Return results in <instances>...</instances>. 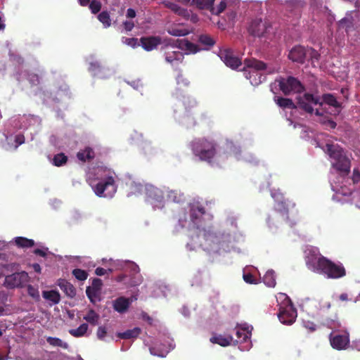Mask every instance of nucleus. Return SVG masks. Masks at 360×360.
Segmentation results:
<instances>
[{
    "label": "nucleus",
    "mask_w": 360,
    "mask_h": 360,
    "mask_svg": "<svg viewBox=\"0 0 360 360\" xmlns=\"http://www.w3.org/2000/svg\"><path fill=\"white\" fill-rule=\"evenodd\" d=\"M326 149L329 156L334 160L333 167L341 176H347L350 172L351 161L344 150L338 146L329 143L326 144Z\"/></svg>",
    "instance_id": "f257e3e1"
},
{
    "label": "nucleus",
    "mask_w": 360,
    "mask_h": 360,
    "mask_svg": "<svg viewBox=\"0 0 360 360\" xmlns=\"http://www.w3.org/2000/svg\"><path fill=\"white\" fill-rule=\"evenodd\" d=\"M193 154L200 160L210 162L217 153V143L205 138L195 139L191 143Z\"/></svg>",
    "instance_id": "f03ea898"
},
{
    "label": "nucleus",
    "mask_w": 360,
    "mask_h": 360,
    "mask_svg": "<svg viewBox=\"0 0 360 360\" xmlns=\"http://www.w3.org/2000/svg\"><path fill=\"white\" fill-rule=\"evenodd\" d=\"M316 268L328 278L338 279L346 276V269L342 263H335L323 256L318 258Z\"/></svg>",
    "instance_id": "7ed1b4c3"
},
{
    "label": "nucleus",
    "mask_w": 360,
    "mask_h": 360,
    "mask_svg": "<svg viewBox=\"0 0 360 360\" xmlns=\"http://www.w3.org/2000/svg\"><path fill=\"white\" fill-rule=\"evenodd\" d=\"M267 65L263 61L256 58H246L244 60L243 71L245 77L250 80L252 85H258L262 82L261 71L265 70Z\"/></svg>",
    "instance_id": "20e7f679"
},
{
    "label": "nucleus",
    "mask_w": 360,
    "mask_h": 360,
    "mask_svg": "<svg viewBox=\"0 0 360 360\" xmlns=\"http://www.w3.org/2000/svg\"><path fill=\"white\" fill-rule=\"evenodd\" d=\"M279 298H283V304L279 307L278 319L283 324L291 325L297 318V310L290 299L285 294H281Z\"/></svg>",
    "instance_id": "39448f33"
},
{
    "label": "nucleus",
    "mask_w": 360,
    "mask_h": 360,
    "mask_svg": "<svg viewBox=\"0 0 360 360\" xmlns=\"http://www.w3.org/2000/svg\"><path fill=\"white\" fill-rule=\"evenodd\" d=\"M281 91L288 96L291 93L300 94L304 91V85L297 78L290 76L287 78L281 77L277 80Z\"/></svg>",
    "instance_id": "423d86ee"
},
{
    "label": "nucleus",
    "mask_w": 360,
    "mask_h": 360,
    "mask_svg": "<svg viewBox=\"0 0 360 360\" xmlns=\"http://www.w3.org/2000/svg\"><path fill=\"white\" fill-rule=\"evenodd\" d=\"M297 108H299L307 113L312 114L314 112V108L312 105H322L323 103L320 102V98L318 96H314L313 94L309 93H305L302 96H297Z\"/></svg>",
    "instance_id": "0eeeda50"
},
{
    "label": "nucleus",
    "mask_w": 360,
    "mask_h": 360,
    "mask_svg": "<svg viewBox=\"0 0 360 360\" xmlns=\"http://www.w3.org/2000/svg\"><path fill=\"white\" fill-rule=\"evenodd\" d=\"M96 195L99 197L112 196L116 192V186L112 176L106 177L98 182L94 188Z\"/></svg>",
    "instance_id": "6e6552de"
},
{
    "label": "nucleus",
    "mask_w": 360,
    "mask_h": 360,
    "mask_svg": "<svg viewBox=\"0 0 360 360\" xmlns=\"http://www.w3.org/2000/svg\"><path fill=\"white\" fill-rule=\"evenodd\" d=\"M219 57L227 67L231 69H236L242 65L241 60L236 56L230 48H221L218 53Z\"/></svg>",
    "instance_id": "1a4fd4ad"
},
{
    "label": "nucleus",
    "mask_w": 360,
    "mask_h": 360,
    "mask_svg": "<svg viewBox=\"0 0 360 360\" xmlns=\"http://www.w3.org/2000/svg\"><path fill=\"white\" fill-rule=\"evenodd\" d=\"M29 280L28 274L25 271L14 273L6 276L5 278L4 285L8 288H15L22 287Z\"/></svg>",
    "instance_id": "9d476101"
},
{
    "label": "nucleus",
    "mask_w": 360,
    "mask_h": 360,
    "mask_svg": "<svg viewBox=\"0 0 360 360\" xmlns=\"http://www.w3.org/2000/svg\"><path fill=\"white\" fill-rule=\"evenodd\" d=\"M269 25L266 21H262V19L253 20L248 28L249 33L257 37H262L268 30Z\"/></svg>",
    "instance_id": "9b49d317"
},
{
    "label": "nucleus",
    "mask_w": 360,
    "mask_h": 360,
    "mask_svg": "<svg viewBox=\"0 0 360 360\" xmlns=\"http://www.w3.org/2000/svg\"><path fill=\"white\" fill-rule=\"evenodd\" d=\"M330 342L333 348L338 350L345 349L349 343L348 334L330 335Z\"/></svg>",
    "instance_id": "f8f14e48"
},
{
    "label": "nucleus",
    "mask_w": 360,
    "mask_h": 360,
    "mask_svg": "<svg viewBox=\"0 0 360 360\" xmlns=\"http://www.w3.org/2000/svg\"><path fill=\"white\" fill-rule=\"evenodd\" d=\"M288 58L293 62L303 64L307 58V48L302 46L293 47L289 53Z\"/></svg>",
    "instance_id": "ddd939ff"
},
{
    "label": "nucleus",
    "mask_w": 360,
    "mask_h": 360,
    "mask_svg": "<svg viewBox=\"0 0 360 360\" xmlns=\"http://www.w3.org/2000/svg\"><path fill=\"white\" fill-rule=\"evenodd\" d=\"M140 43L144 50L150 51L161 44L162 39L159 36L143 37L140 39Z\"/></svg>",
    "instance_id": "4468645a"
},
{
    "label": "nucleus",
    "mask_w": 360,
    "mask_h": 360,
    "mask_svg": "<svg viewBox=\"0 0 360 360\" xmlns=\"http://www.w3.org/2000/svg\"><path fill=\"white\" fill-rule=\"evenodd\" d=\"M271 197L277 202L276 210L278 211L285 219H288V208L283 194L280 192H271Z\"/></svg>",
    "instance_id": "2eb2a0df"
},
{
    "label": "nucleus",
    "mask_w": 360,
    "mask_h": 360,
    "mask_svg": "<svg viewBox=\"0 0 360 360\" xmlns=\"http://www.w3.org/2000/svg\"><path fill=\"white\" fill-rule=\"evenodd\" d=\"M184 58V53L180 51H173L167 52L165 60L174 67H177L183 62Z\"/></svg>",
    "instance_id": "dca6fc26"
},
{
    "label": "nucleus",
    "mask_w": 360,
    "mask_h": 360,
    "mask_svg": "<svg viewBox=\"0 0 360 360\" xmlns=\"http://www.w3.org/2000/svg\"><path fill=\"white\" fill-rule=\"evenodd\" d=\"M58 285L68 297L72 298L76 295L75 288L73 286L72 283L68 282L67 280L63 278L58 279Z\"/></svg>",
    "instance_id": "f3484780"
},
{
    "label": "nucleus",
    "mask_w": 360,
    "mask_h": 360,
    "mask_svg": "<svg viewBox=\"0 0 360 360\" xmlns=\"http://www.w3.org/2000/svg\"><path fill=\"white\" fill-rule=\"evenodd\" d=\"M131 302L129 298L120 297L113 302V309L119 313H124L130 306Z\"/></svg>",
    "instance_id": "a211bd4d"
},
{
    "label": "nucleus",
    "mask_w": 360,
    "mask_h": 360,
    "mask_svg": "<svg viewBox=\"0 0 360 360\" xmlns=\"http://www.w3.org/2000/svg\"><path fill=\"white\" fill-rule=\"evenodd\" d=\"M205 214V209L200 205H193L190 209V217L193 223L196 224L198 221Z\"/></svg>",
    "instance_id": "6ab92c4d"
},
{
    "label": "nucleus",
    "mask_w": 360,
    "mask_h": 360,
    "mask_svg": "<svg viewBox=\"0 0 360 360\" xmlns=\"http://www.w3.org/2000/svg\"><path fill=\"white\" fill-rule=\"evenodd\" d=\"M77 158L83 162L91 161L95 158V153L91 148L86 147L77 153Z\"/></svg>",
    "instance_id": "aec40b11"
},
{
    "label": "nucleus",
    "mask_w": 360,
    "mask_h": 360,
    "mask_svg": "<svg viewBox=\"0 0 360 360\" xmlns=\"http://www.w3.org/2000/svg\"><path fill=\"white\" fill-rule=\"evenodd\" d=\"M274 100L276 103L281 108L297 109L296 104L292 101L291 98L274 96Z\"/></svg>",
    "instance_id": "412c9836"
},
{
    "label": "nucleus",
    "mask_w": 360,
    "mask_h": 360,
    "mask_svg": "<svg viewBox=\"0 0 360 360\" xmlns=\"http://www.w3.org/2000/svg\"><path fill=\"white\" fill-rule=\"evenodd\" d=\"M215 0H192L191 6L199 10H205L210 12Z\"/></svg>",
    "instance_id": "4be33fe9"
},
{
    "label": "nucleus",
    "mask_w": 360,
    "mask_h": 360,
    "mask_svg": "<svg viewBox=\"0 0 360 360\" xmlns=\"http://www.w3.org/2000/svg\"><path fill=\"white\" fill-rule=\"evenodd\" d=\"M210 340L212 343L218 344L222 347H226L231 345L233 341V338L231 335L223 336L221 335H217L212 336Z\"/></svg>",
    "instance_id": "5701e85b"
},
{
    "label": "nucleus",
    "mask_w": 360,
    "mask_h": 360,
    "mask_svg": "<svg viewBox=\"0 0 360 360\" xmlns=\"http://www.w3.org/2000/svg\"><path fill=\"white\" fill-rule=\"evenodd\" d=\"M340 29H344L347 32L354 30V18L352 15H347L338 22Z\"/></svg>",
    "instance_id": "b1692460"
},
{
    "label": "nucleus",
    "mask_w": 360,
    "mask_h": 360,
    "mask_svg": "<svg viewBox=\"0 0 360 360\" xmlns=\"http://www.w3.org/2000/svg\"><path fill=\"white\" fill-rule=\"evenodd\" d=\"M141 328L139 327H135L133 329H129L123 333H117V337L124 340L136 338L141 334Z\"/></svg>",
    "instance_id": "393cba45"
},
{
    "label": "nucleus",
    "mask_w": 360,
    "mask_h": 360,
    "mask_svg": "<svg viewBox=\"0 0 360 360\" xmlns=\"http://www.w3.org/2000/svg\"><path fill=\"white\" fill-rule=\"evenodd\" d=\"M323 102L335 108H340L342 104L337 101L336 97L332 94H323L322 95Z\"/></svg>",
    "instance_id": "a878e982"
},
{
    "label": "nucleus",
    "mask_w": 360,
    "mask_h": 360,
    "mask_svg": "<svg viewBox=\"0 0 360 360\" xmlns=\"http://www.w3.org/2000/svg\"><path fill=\"white\" fill-rule=\"evenodd\" d=\"M146 189V193L149 198L155 199L157 201H160L162 198V191L159 188L150 185L147 186Z\"/></svg>",
    "instance_id": "bb28decb"
},
{
    "label": "nucleus",
    "mask_w": 360,
    "mask_h": 360,
    "mask_svg": "<svg viewBox=\"0 0 360 360\" xmlns=\"http://www.w3.org/2000/svg\"><path fill=\"white\" fill-rule=\"evenodd\" d=\"M15 243L18 248H29L34 245V241L32 239H29L25 237L15 238Z\"/></svg>",
    "instance_id": "cd10ccee"
},
{
    "label": "nucleus",
    "mask_w": 360,
    "mask_h": 360,
    "mask_svg": "<svg viewBox=\"0 0 360 360\" xmlns=\"http://www.w3.org/2000/svg\"><path fill=\"white\" fill-rule=\"evenodd\" d=\"M42 295L45 300L51 301L53 304H58L60 300V295L56 290L43 291Z\"/></svg>",
    "instance_id": "c85d7f7f"
},
{
    "label": "nucleus",
    "mask_w": 360,
    "mask_h": 360,
    "mask_svg": "<svg viewBox=\"0 0 360 360\" xmlns=\"http://www.w3.org/2000/svg\"><path fill=\"white\" fill-rule=\"evenodd\" d=\"M263 281L268 287H275L276 284L275 272L273 270L267 271L263 277Z\"/></svg>",
    "instance_id": "c756f323"
},
{
    "label": "nucleus",
    "mask_w": 360,
    "mask_h": 360,
    "mask_svg": "<svg viewBox=\"0 0 360 360\" xmlns=\"http://www.w3.org/2000/svg\"><path fill=\"white\" fill-rule=\"evenodd\" d=\"M89 326L87 323L81 324L77 328L70 329L69 333L75 338L83 337L88 330Z\"/></svg>",
    "instance_id": "7c9ffc66"
},
{
    "label": "nucleus",
    "mask_w": 360,
    "mask_h": 360,
    "mask_svg": "<svg viewBox=\"0 0 360 360\" xmlns=\"http://www.w3.org/2000/svg\"><path fill=\"white\" fill-rule=\"evenodd\" d=\"M83 319L91 325L96 326L98 323L100 316L94 309H90Z\"/></svg>",
    "instance_id": "2f4dec72"
},
{
    "label": "nucleus",
    "mask_w": 360,
    "mask_h": 360,
    "mask_svg": "<svg viewBox=\"0 0 360 360\" xmlns=\"http://www.w3.org/2000/svg\"><path fill=\"white\" fill-rule=\"evenodd\" d=\"M287 8L292 11H300L306 6L303 0H289L286 1Z\"/></svg>",
    "instance_id": "473e14b6"
},
{
    "label": "nucleus",
    "mask_w": 360,
    "mask_h": 360,
    "mask_svg": "<svg viewBox=\"0 0 360 360\" xmlns=\"http://www.w3.org/2000/svg\"><path fill=\"white\" fill-rule=\"evenodd\" d=\"M46 342L53 347H58L65 349H68L69 347L67 342H63L58 338L48 337L46 338Z\"/></svg>",
    "instance_id": "72a5a7b5"
},
{
    "label": "nucleus",
    "mask_w": 360,
    "mask_h": 360,
    "mask_svg": "<svg viewBox=\"0 0 360 360\" xmlns=\"http://www.w3.org/2000/svg\"><path fill=\"white\" fill-rule=\"evenodd\" d=\"M88 70L94 76H96L103 72V67L99 61L95 60L89 63Z\"/></svg>",
    "instance_id": "f704fd0d"
},
{
    "label": "nucleus",
    "mask_w": 360,
    "mask_h": 360,
    "mask_svg": "<svg viewBox=\"0 0 360 360\" xmlns=\"http://www.w3.org/2000/svg\"><path fill=\"white\" fill-rule=\"evenodd\" d=\"M68 156L63 153H60L54 155L52 160V164L56 167H61L68 162Z\"/></svg>",
    "instance_id": "c9c22d12"
},
{
    "label": "nucleus",
    "mask_w": 360,
    "mask_h": 360,
    "mask_svg": "<svg viewBox=\"0 0 360 360\" xmlns=\"http://www.w3.org/2000/svg\"><path fill=\"white\" fill-rule=\"evenodd\" d=\"M98 20L103 24V27L107 28L111 25V19L110 13L107 11H103L98 15Z\"/></svg>",
    "instance_id": "e433bc0d"
},
{
    "label": "nucleus",
    "mask_w": 360,
    "mask_h": 360,
    "mask_svg": "<svg viewBox=\"0 0 360 360\" xmlns=\"http://www.w3.org/2000/svg\"><path fill=\"white\" fill-rule=\"evenodd\" d=\"M227 6V4L225 0H221L220 3L215 7L212 6V8L210 10V13L212 15H219L224 11Z\"/></svg>",
    "instance_id": "4c0bfd02"
},
{
    "label": "nucleus",
    "mask_w": 360,
    "mask_h": 360,
    "mask_svg": "<svg viewBox=\"0 0 360 360\" xmlns=\"http://www.w3.org/2000/svg\"><path fill=\"white\" fill-rule=\"evenodd\" d=\"M176 14L186 20H188L191 18V20L193 22H195V20L197 19V15L191 14V12L187 8H184L182 7L179 8Z\"/></svg>",
    "instance_id": "58836bf2"
},
{
    "label": "nucleus",
    "mask_w": 360,
    "mask_h": 360,
    "mask_svg": "<svg viewBox=\"0 0 360 360\" xmlns=\"http://www.w3.org/2000/svg\"><path fill=\"white\" fill-rule=\"evenodd\" d=\"M320 58V54L318 53L317 51L312 48H307V59L311 60V63L314 66V62H318Z\"/></svg>",
    "instance_id": "ea45409f"
},
{
    "label": "nucleus",
    "mask_w": 360,
    "mask_h": 360,
    "mask_svg": "<svg viewBox=\"0 0 360 360\" xmlns=\"http://www.w3.org/2000/svg\"><path fill=\"white\" fill-rule=\"evenodd\" d=\"M72 273L78 281H85L88 277V273L81 269H75Z\"/></svg>",
    "instance_id": "a19ab883"
},
{
    "label": "nucleus",
    "mask_w": 360,
    "mask_h": 360,
    "mask_svg": "<svg viewBox=\"0 0 360 360\" xmlns=\"http://www.w3.org/2000/svg\"><path fill=\"white\" fill-rule=\"evenodd\" d=\"M88 6H89V8L91 11V12L93 14H96L101 11V7H102V4L99 1L92 0L90 1V3L89 4Z\"/></svg>",
    "instance_id": "79ce46f5"
},
{
    "label": "nucleus",
    "mask_w": 360,
    "mask_h": 360,
    "mask_svg": "<svg viewBox=\"0 0 360 360\" xmlns=\"http://www.w3.org/2000/svg\"><path fill=\"white\" fill-rule=\"evenodd\" d=\"M238 340L237 342H245L249 338V333L243 328L237 329L236 333Z\"/></svg>",
    "instance_id": "37998d69"
},
{
    "label": "nucleus",
    "mask_w": 360,
    "mask_h": 360,
    "mask_svg": "<svg viewBox=\"0 0 360 360\" xmlns=\"http://www.w3.org/2000/svg\"><path fill=\"white\" fill-rule=\"evenodd\" d=\"M199 42L208 46H212L214 44V41L213 39L206 34H202L200 36Z\"/></svg>",
    "instance_id": "c03bdc74"
},
{
    "label": "nucleus",
    "mask_w": 360,
    "mask_h": 360,
    "mask_svg": "<svg viewBox=\"0 0 360 360\" xmlns=\"http://www.w3.org/2000/svg\"><path fill=\"white\" fill-rule=\"evenodd\" d=\"M99 292V291L96 290L95 289H93L89 286L86 287V296L88 297L91 302L94 301V299L98 296Z\"/></svg>",
    "instance_id": "a18cd8bd"
},
{
    "label": "nucleus",
    "mask_w": 360,
    "mask_h": 360,
    "mask_svg": "<svg viewBox=\"0 0 360 360\" xmlns=\"http://www.w3.org/2000/svg\"><path fill=\"white\" fill-rule=\"evenodd\" d=\"M27 293L30 297L34 299L38 300L39 298V292L38 289L32 285H27Z\"/></svg>",
    "instance_id": "49530a36"
},
{
    "label": "nucleus",
    "mask_w": 360,
    "mask_h": 360,
    "mask_svg": "<svg viewBox=\"0 0 360 360\" xmlns=\"http://www.w3.org/2000/svg\"><path fill=\"white\" fill-rule=\"evenodd\" d=\"M28 80L32 85L37 86L40 83V77L37 74L30 73L28 75Z\"/></svg>",
    "instance_id": "de8ad7c7"
},
{
    "label": "nucleus",
    "mask_w": 360,
    "mask_h": 360,
    "mask_svg": "<svg viewBox=\"0 0 360 360\" xmlns=\"http://www.w3.org/2000/svg\"><path fill=\"white\" fill-rule=\"evenodd\" d=\"M164 4L166 8L170 9L172 11H173L175 14L177 13L179 8L181 7L180 6H179L178 4H176V3L174 2H171V1H165L164 2Z\"/></svg>",
    "instance_id": "09e8293b"
},
{
    "label": "nucleus",
    "mask_w": 360,
    "mask_h": 360,
    "mask_svg": "<svg viewBox=\"0 0 360 360\" xmlns=\"http://www.w3.org/2000/svg\"><path fill=\"white\" fill-rule=\"evenodd\" d=\"M106 334H107V329L105 326H99L98 328V330L96 332V335L99 340H103L105 337L106 336Z\"/></svg>",
    "instance_id": "8fccbe9b"
},
{
    "label": "nucleus",
    "mask_w": 360,
    "mask_h": 360,
    "mask_svg": "<svg viewBox=\"0 0 360 360\" xmlns=\"http://www.w3.org/2000/svg\"><path fill=\"white\" fill-rule=\"evenodd\" d=\"M103 285L102 281L100 278H94L92 281L91 285L90 286L91 288L95 289L100 292L101 290V287Z\"/></svg>",
    "instance_id": "3c124183"
},
{
    "label": "nucleus",
    "mask_w": 360,
    "mask_h": 360,
    "mask_svg": "<svg viewBox=\"0 0 360 360\" xmlns=\"http://www.w3.org/2000/svg\"><path fill=\"white\" fill-rule=\"evenodd\" d=\"M243 279L244 281L249 284H256V279L255 278L254 276L250 274H243Z\"/></svg>",
    "instance_id": "603ef678"
},
{
    "label": "nucleus",
    "mask_w": 360,
    "mask_h": 360,
    "mask_svg": "<svg viewBox=\"0 0 360 360\" xmlns=\"http://www.w3.org/2000/svg\"><path fill=\"white\" fill-rule=\"evenodd\" d=\"M123 41L126 44H127V45H129V46H130L131 47H134V48L136 47L137 45H139V44H138V39L134 38V37H132V38H123Z\"/></svg>",
    "instance_id": "864d4df0"
},
{
    "label": "nucleus",
    "mask_w": 360,
    "mask_h": 360,
    "mask_svg": "<svg viewBox=\"0 0 360 360\" xmlns=\"http://www.w3.org/2000/svg\"><path fill=\"white\" fill-rule=\"evenodd\" d=\"M8 301V293L4 290H0V306H4Z\"/></svg>",
    "instance_id": "5fc2aeb1"
},
{
    "label": "nucleus",
    "mask_w": 360,
    "mask_h": 360,
    "mask_svg": "<svg viewBox=\"0 0 360 360\" xmlns=\"http://www.w3.org/2000/svg\"><path fill=\"white\" fill-rule=\"evenodd\" d=\"M352 180L354 184H357L360 181V172L358 169H353Z\"/></svg>",
    "instance_id": "6e6d98bb"
},
{
    "label": "nucleus",
    "mask_w": 360,
    "mask_h": 360,
    "mask_svg": "<svg viewBox=\"0 0 360 360\" xmlns=\"http://www.w3.org/2000/svg\"><path fill=\"white\" fill-rule=\"evenodd\" d=\"M15 148H17L19 146L22 145L25 143V136L24 135L19 134L15 136Z\"/></svg>",
    "instance_id": "4d7b16f0"
},
{
    "label": "nucleus",
    "mask_w": 360,
    "mask_h": 360,
    "mask_svg": "<svg viewBox=\"0 0 360 360\" xmlns=\"http://www.w3.org/2000/svg\"><path fill=\"white\" fill-rule=\"evenodd\" d=\"M108 272L112 273V269H103L102 267H97L96 269V270H95V274L97 276H100L105 275Z\"/></svg>",
    "instance_id": "13d9d810"
},
{
    "label": "nucleus",
    "mask_w": 360,
    "mask_h": 360,
    "mask_svg": "<svg viewBox=\"0 0 360 360\" xmlns=\"http://www.w3.org/2000/svg\"><path fill=\"white\" fill-rule=\"evenodd\" d=\"M322 124H324L326 127H329L330 129H335L337 126L336 122L330 119L323 121Z\"/></svg>",
    "instance_id": "bf43d9fd"
},
{
    "label": "nucleus",
    "mask_w": 360,
    "mask_h": 360,
    "mask_svg": "<svg viewBox=\"0 0 360 360\" xmlns=\"http://www.w3.org/2000/svg\"><path fill=\"white\" fill-rule=\"evenodd\" d=\"M123 26L126 31L129 32L134 28V23L133 21L126 20L123 22Z\"/></svg>",
    "instance_id": "052dcab7"
},
{
    "label": "nucleus",
    "mask_w": 360,
    "mask_h": 360,
    "mask_svg": "<svg viewBox=\"0 0 360 360\" xmlns=\"http://www.w3.org/2000/svg\"><path fill=\"white\" fill-rule=\"evenodd\" d=\"M176 80H177L178 84L182 83L186 86L188 85V84H189V82L186 78H184L182 74L178 75V76L176 77Z\"/></svg>",
    "instance_id": "680f3d73"
},
{
    "label": "nucleus",
    "mask_w": 360,
    "mask_h": 360,
    "mask_svg": "<svg viewBox=\"0 0 360 360\" xmlns=\"http://www.w3.org/2000/svg\"><path fill=\"white\" fill-rule=\"evenodd\" d=\"M172 35L174 36H184L186 34L185 32L178 29H173L169 32Z\"/></svg>",
    "instance_id": "e2e57ef3"
},
{
    "label": "nucleus",
    "mask_w": 360,
    "mask_h": 360,
    "mask_svg": "<svg viewBox=\"0 0 360 360\" xmlns=\"http://www.w3.org/2000/svg\"><path fill=\"white\" fill-rule=\"evenodd\" d=\"M167 197L169 199H172L173 201H179L177 199V193L175 191H170L168 192Z\"/></svg>",
    "instance_id": "0e129e2a"
},
{
    "label": "nucleus",
    "mask_w": 360,
    "mask_h": 360,
    "mask_svg": "<svg viewBox=\"0 0 360 360\" xmlns=\"http://www.w3.org/2000/svg\"><path fill=\"white\" fill-rule=\"evenodd\" d=\"M142 319L147 321L150 325L153 324V319L146 312L142 313Z\"/></svg>",
    "instance_id": "69168bd1"
},
{
    "label": "nucleus",
    "mask_w": 360,
    "mask_h": 360,
    "mask_svg": "<svg viewBox=\"0 0 360 360\" xmlns=\"http://www.w3.org/2000/svg\"><path fill=\"white\" fill-rule=\"evenodd\" d=\"M127 17L134 18L136 17V11L133 8H128L127 11Z\"/></svg>",
    "instance_id": "338daca9"
},
{
    "label": "nucleus",
    "mask_w": 360,
    "mask_h": 360,
    "mask_svg": "<svg viewBox=\"0 0 360 360\" xmlns=\"http://www.w3.org/2000/svg\"><path fill=\"white\" fill-rule=\"evenodd\" d=\"M352 346L356 350L360 351V338L353 341Z\"/></svg>",
    "instance_id": "774afa93"
}]
</instances>
